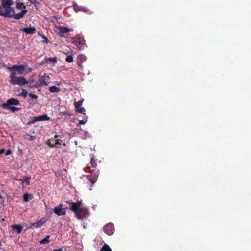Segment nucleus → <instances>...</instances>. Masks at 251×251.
<instances>
[{
	"instance_id": "obj_1",
	"label": "nucleus",
	"mask_w": 251,
	"mask_h": 251,
	"mask_svg": "<svg viewBox=\"0 0 251 251\" xmlns=\"http://www.w3.org/2000/svg\"><path fill=\"white\" fill-rule=\"evenodd\" d=\"M6 69L11 72L9 75L10 78L9 82L12 85L22 86L27 83V81L23 76H16V74L21 75L25 72V66L20 65H13L12 67L6 66Z\"/></svg>"
},
{
	"instance_id": "obj_2",
	"label": "nucleus",
	"mask_w": 251,
	"mask_h": 251,
	"mask_svg": "<svg viewBox=\"0 0 251 251\" xmlns=\"http://www.w3.org/2000/svg\"><path fill=\"white\" fill-rule=\"evenodd\" d=\"M97 167V160L94 156H92L90 163L87 164L85 169V172L91 173V175L86 176V177L91 183V187H92L93 185L96 182L99 175V170Z\"/></svg>"
},
{
	"instance_id": "obj_3",
	"label": "nucleus",
	"mask_w": 251,
	"mask_h": 251,
	"mask_svg": "<svg viewBox=\"0 0 251 251\" xmlns=\"http://www.w3.org/2000/svg\"><path fill=\"white\" fill-rule=\"evenodd\" d=\"M12 4V0H2L1 6L3 7L6 11H8L10 15L12 16L14 13V11L11 6Z\"/></svg>"
},
{
	"instance_id": "obj_4",
	"label": "nucleus",
	"mask_w": 251,
	"mask_h": 251,
	"mask_svg": "<svg viewBox=\"0 0 251 251\" xmlns=\"http://www.w3.org/2000/svg\"><path fill=\"white\" fill-rule=\"evenodd\" d=\"M72 40L73 44L77 47L79 49H81L85 44V40L80 35H76L72 38Z\"/></svg>"
},
{
	"instance_id": "obj_5",
	"label": "nucleus",
	"mask_w": 251,
	"mask_h": 251,
	"mask_svg": "<svg viewBox=\"0 0 251 251\" xmlns=\"http://www.w3.org/2000/svg\"><path fill=\"white\" fill-rule=\"evenodd\" d=\"M60 140L58 138L57 135H55L54 138H52L49 139L47 141V144L50 148H59V146L61 145L60 143Z\"/></svg>"
},
{
	"instance_id": "obj_6",
	"label": "nucleus",
	"mask_w": 251,
	"mask_h": 251,
	"mask_svg": "<svg viewBox=\"0 0 251 251\" xmlns=\"http://www.w3.org/2000/svg\"><path fill=\"white\" fill-rule=\"evenodd\" d=\"M75 215L78 219H83L88 216L89 212L87 209L80 208Z\"/></svg>"
},
{
	"instance_id": "obj_7",
	"label": "nucleus",
	"mask_w": 251,
	"mask_h": 251,
	"mask_svg": "<svg viewBox=\"0 0 251 251\" xmlns=\"http://www.w3.org/2000/svg\"><path fill=\"white\" fill-rule=\"evenodd\" d=\"M20 103L19 101L16 99L11 98L8 99L6 103L1 104V107L3 108H7L10 107L11 105H18Z\"/></svg>"
},
{
	"instance_id": "obj_8",
	"label": "nucleus",
	"mask_w": 251,
	"mask_h": 251,
	"mask_svg": "<svg viewBox=\"0 0 251 251\" xmlns=\"http://www.w3.org/2000/svg\"><path fill=\"white\" fill-rule=\"evenodd\" d=\"M63 204H60L53 209L54 213L58 216H64L66 214L65 211L62 209ZM52 210V209H51Z\"/></svg>"
},
{
	"instance_id": "obj_9",
	"label": "nucleus",
	"mask_w": 251,
	"mask_h": 251,
	"mask_svg": "<svg viewBox=\"0 0 251 251\" xmlns=\"http://www.w3.org/2000/svg\"><path fill=\"white\" fill-rule=\"evenodd\" d=\"M114 225L112 223H109L103 227V231L109 235H111L114 233Z\"/></svg>"
},
{
	"instance_id": "obj_10",
	"label": "nucleus",
	"mask_w": 251,
	"mask_h": 251,
	"mask_svg": "<svg viewBox=\"0 0 251 251\" xmlns=\"http://www.w3.org/2000/svg\"><path fill=\"white\" fill-rule=\"evenodd\" d=\"M59 33L58 35L60 37H62L64 36V34L69 32L73 31V29L69 28L66 26H61L58 27Z\"/></svg>"
},
{
	"instance_id": "obj_11",
	"label": "nucleus",
	"mask_w": 251,
	"mask_h": 251,
	"mask_svg": "<svg viewBox=\"0 0 251 251\" xmlns=\"http://www.w3.org/2000/svg\"><path fill=\"white\" fill-rule=\"evenodd\" d=\"M50 79V77L45 75L42 76H40L39 78V81L40 82V84L42 86H46L48 85L49 83V81Z\"/></svg>"
},
{
	"instance_id": "obj_12",
	"label": "nucleus",
	"mask_w": 251,
	"mask_h": 251,
	"mask_svg": "<svg viewBox=\"0 0 251 251\" xmlns=\"http://www.w3.org/2000/svg\"><path fill=\"white\" fill-rule=\"evenodd\" d=\"M87 60L86 57L83 54L79 55L77 58V65L81 68H83L82 63Z\"/></svg>"
},
{
	"instance_id": "obj_13",
	"label": "nucleus",
	"mask_w": 251,
	"mask_h": 251,
	"mask_svg": "<svg viewBox=\"0 0 251 251\" xmlns=\"http://www.w3.org/2000/svg\"><path fill=\"white\" fill-rule=\"evenodd\" d=\"M49 120V118L46 114L40 116L34 117L32 119L31 123H33L37 121H42Z\"/></svg>"
},
{
	"instance_id": "obj_14",
	"label": "nucleus",
	"mask_w": 251,
	"mask_h": 251,
	"mask_svg": "<svg viewBox=\"0 0 251 251\" xmlns=\"http://www.w3.org/2000/svg\"><path fill=\"white\" fill-rule=\"evenodd\" d=\"M21 30L27 34H33L36 32V29L34 27L23 28Z\"/></svg>"
},
{
	"instance_id": "obj_15",
	"label": "nucleus",
	"mask_w": 251,
	"mask_h": 251,
	"mask_svg": "<svg viewBox=\"0 0 251 251\" xmlns=\"http://www.w3.org/2000/svg\"><path fill=\"white\" fill-rule=\"evenodd\" d=\"M68 203L70 205V209L72 211H73L75 214L76 213L79 209L80 207L78 206V205L76 204V203H75L74 202L70 201V202H68Z\"/></svg>"
},
{
	"instance_id": "obj_16",
	"label": "nucleus",
	"mask_w": 251,
	"mask_h": 251,
	"mask_svg": "<svg viewBox=\"0 0 251 251\" xmlns=\"http://www.w3.org/2000/svg\"><path fill=\"white\" fill-rule=\"evenodd\" d=\"M27 11L25 9H23L22 10V11L18 14H14L15 13L13 14V15L11 16V17L14 18V19L16 20H19L22 17H24V16L27 13Z\"/></svg>"
},
{
	"instance_id": "obj_17",
	"label": "nucleus",
	"mask_w": 251,
	"mask_h": 251,
	"mask_svg": "<svg viewBox=\"0 0 251 251\" xmlns=\"http://www.w3.org/2000/svg\"><path fill=\"white\" fill-rule=\"evenodd\" d=\"M46 221L44 220V219H42L39 221L37 222L33 223L31 224V226L35 227V228H38L41 227L42 225L44 224Z\"/></svg>"
},
{
	"instance_id": "obj_18",
	"label": "nucleus",
	"mask_w": 251,
	"mask_h": 251,
	"mask_svg": "<svg viewBox=\"0 0 251 251\" xmlns=\"http://www.w3.org/2000/svg\"><path fill=\"white\" fill-rule=\"evenodd\" d=\"M0 16L5 17L11 18L12 15H10L8 11H6L2 6H0Z\"/></svg>"
},
{
	"instance_id": "obj_19",
	"label": "nucleus",
	"mask_w": 251,
	"mask_h": 251,
	"mask_svg": "<svg viewBox=\"0 0 251 251\" xmlns=\"http://www.w3.org/2000/svg\"><path fill=\"white\" fill-rule=\"evenodd\" d=\"M12 227L13 229L16 230L18 233H20L22 231V227L19 225H14Z\"/></svg>"
},
{
	"instance_id": "obj_20",
	"label": "nucleus",
	"mask_w": 251,
	"mask_h": 251,
	"mask_svg": "<svg viewBox=\"0 0 251 251\" xmlns=\"http://www.w3.org/2000/svg\"><path fill=\"white\" fill-rule=\"evenodd\" d=\"M49 90L51 93L58 92L60 91V89L56 86H53L49 88Z\"/></svg>"
},
{
	"instance_id": "obj_21",
	"label": "nucleus",
	"mask_w": 251,
	"mask_h": 251,
	"mask_svg": "<svg viewBox=\"0 0 251 251\" xmlns=\"http://www.w3.org/2000/svg\"><path fill=\"white\" fill-rule=\"evenodd\" d=\"M45 60L47 62H52L55 63L57 62V58L56 57H46Z\"/></svg>"
},
{
	"instance_id": "obj_22",
	"label": "nucleus",
	"mask_w": 251,
	"mask_h": 251,
	"mask_svg": "<svg viewBox=\"0 0 251 251\" xmlns=\"http://www.w3.org/2000/svg\"><path fill=\"white\" fill-rule=\"evenodd\" d=\"M83 101V100H80L78 101H75L74 102V106H75V108L76 109L77 108L80 107L82 104Z\"/></svg>"
},
{
	"instance_id": "obj_23",
	"label": "nucleus",
	"mask_w": 251,
	"mask_h": 251,
	"mask_svg": "<svg viewBox=\"0 0 251 251\" xmlns=\"http://www.w3.org/2000/svg\"><path fill=\"white\" fill-rule=\"evenodd\" d=\"M50 237V236L49 235H47L44 239L41 240L40 241V243L41 244H45L48 243L49 242Z\"/></svg>"
},
{
	"instance_id": "obj_24",
	"label": "nucleus",
	"mask_w": 251,
	"mask_h": 251,
	"mask_svg": "<svg viewBox=\"0 0 251 251\" xmlns=\"http://www.w3.org/2000/svg\"><path fill=\"white\" fill-rule=\"evenodd\" d=\"M100 251H111V249L108 245L104 244L101 248Z\"/></svg>"
},
{
	"instance_id": "obj_25",
	"label": "nucleus",
	"mask_w": 251,
	"mask_h": 251,
	"mask_svg": "<svg viewBox=\"0 0 251 251\" xmlns=\"http://www.w3.org/2000/svg\"><path fill=\"white\" fill-rule=\"evenodd\" d=\"M85 111H86V110L84 107H80L79 108H77L75 109L76 112H78V113H81L84 115L85 114Z\"/></svg>"
},
{
	"instance_id": "obj_26",
	"label": "nucleus",
	"mask_w": 251,
	"mask_h": 251,
	"mask_svg": "<svg viewBox=\"0 0 251 251\" xmlns=\"http://www.w3.org/2000/svg\"><path fill=\"white\" fill-rule=\"evenodd\" d=\"M16 7L18 9L25 8V6L22 2H17L16 4Z\"/></svg>"
},
{
	"instance_id": "obj_27",
	"label": "nucleus",
	"mask_w": 251,
	"mask_h": 251,
	"mask_svg": "<svg viewBox=\"0 0 251 251\" xmlns=\"http://www.w3.org/2000/svg\"><path fill=\"white\" fill-rule=\"evenodd\" d=\"M73 59H74L73 56L72 55H69L67 56V57L65 58V61L67 62L71 63L73 61Z\"/></svg>"
},
{
	"instance_id": "obj_28",
	"label": "nucleus",
	"mask_w": 251,
	"mask_h": 251,
	"mask_svg": "<svg viewBox=\"0 0 251 251\" xmlns=\"http://www.w3.org/2000/svg\"><path fill=\"white\" fill-rule=\"evenodd\" d=\"M4 109L9 110H11L12 112H15V111H19L20 110V108L10 106L7 108H4Z\"/></svg>"
},
{
	"instance_id": "obj_29",
	"label": "nucleus",
	"mask_w": 251,
	"mask_h": 251,
	"mask_svg": "<svg viewBox=\"0 0 251 251\" xmlns=\"http://www.w3.org/2000/svg\"><path fill=\"white\" fill-rule=\"evenodd\" d=\"M31 195L29 194H25L23 196V200L25 201H27L29 199H31V198H29Z\"/></svg>"
},
{
	"instance_id": "obj_30",
	"label": "nucleus",
	"mask_w": 251,
	"mask_h": 251,
	"mask_svg": "<svg viewBox=\"0 0 251 251\" xmlns=\"http://www.w3.org/2000/svg\"><path fill=\"white\" fill-rule=\"evenodd\" d=\"M31 3H33L36 7V8H37V7L39 6V3L37 2L36 0H28Z\"/></svg>"
},
{
	"instance_id": "obj_31",
	"label": "nucleus",
	"mask_w": 251,
	"mask_h": 251,
	"mask_svg": "<svg viewBox=\"0 0 251 251\" xmlns=\"http://www.w3.org/2000/svg\"><path fill=\"white\" fill-rule=\"evenodd\" d=\"M27 94V92L26 90L25 89H22V92L20 94L21 96L24 97V98H25L26 95Z\"/></svg>"
},
{
	"instance_id": "obj_32",
	"label": "nucleus",
	"mask_w": 251,
	"mask_h": 251,
	"mask_svg": "<svg viewBox=\"0 0 251 251\" xmlns=\"http://www.w3.org/2000/svg\"><path fill=\"white\" fill-rule=\"evenodd\" d=\"M28 96L32 99H37L38 98V97L37 95L33 94V93H29L28 94Z\"/></svg>"
},
{
	"instance_id": "obj_33",
	"label": "nucleus",
	"mask_w": 251,
	"mask_h": 251,
	"mask_svg": "<svg viewBox=\"0 0 251 251\" xmlns=\"http://www.w3.org/2000/svg\"><path fill=\"white\" fill-rule=\"evenodd\" d=\"M42 38L44 39L43 42L45 43H48L49 41L48 39L44 35L41 36Z\"/></svg>"
},
{
	"instance_id": "obj_34",
	"label": "nucleus",
	"mask_w": 251,
	"mask_h": 251,
	"mask_svg": "<svg viewBox=\"0 0 251 251\" xmlns=\"http://www.w3.org/2000/svg\"><path fill=\"white\" fill-rule=\"evenodd\" d=\"M86 123V121L84 120H79V124L80 125H84Z\"/></svg>"
},
{
	"instance_id": "obj_35",
	"label": "nucleus",
	"mask_w": 251,
	"mask_h": 251,
	"mask_svg": "<svg viewBox=\"0 0 251 251\" xmlns=\"http://www.w3.org/2000/svg\"><path fill=\"white\" fill-rule=\"evenodd\" d=\"M24 181L27 184L29 183L30 179L29 178L26 177L24 179Z\"/></svg>"
},
{
	"instance_id": "obj_36",
	"label": "nucleus",
	"mask_w": 251,
	"mask_h": 251,
	"mask_svg": "<svg viewBox=\"0 0 251 251\" xmlns=\"http://www.w3.org/2000/svg\"><path fill=\"white\" fill-rule=\"evenodd\" d=\"M11 153V151L10 150H8L5 153V155H8Z\"/></svg>"
},
{
	"instance_id": "obj_37",
	"label": "nucleus",
	"mask_w": 251,
	"mask_h": 251,
	"mask_svg": "<svg viewBox=\"0 0 251 251\" xmlns=\"http://www.w3.org/2000/svg\"><path fill=\"white\" fill-rule=\"evenodd\" d=\"M76 204L78 205V206L80 207V206L82 204V202H81V201H78L77 202H76Z\"/></svg>"
},
{
	"instance_id": "obj_38",
	"label": "nucleus",
	"mask_w": 251,
	"mask_h": 251,
	"mask_svg": "<svg viewBox=\"0 0 251 251\" xmlns=\"http://www.w3.org/2000/svg\"><path fill=\"white\" fill-rule=\"evenodd\" d=\"M35 138V137L34 136H29V140L31 141L34 140Z\"/></svg>"
},
{
	"instance_id": "obj_39",
	"label": "nucleus",
	"mask_w": 251,
	"mask_h": 251,
	"mask_svg": "<svg viewBox=\"0 0 251 251\" xmlns=\"http://www.w3.org/2000/svg\"><path fill=\"white\" fill-rule=\"evenodd\" d=\"M4 151V149H1V150H0V154L3 153Z\"/></svg>"
},
{
	"instance_id": "obj_40",
	"label": "nucleus",
	"mask_w": 251,
	"mask_h": 251,
	"mask_svg": "<svg viewBox=\"0 0 251 251\" xmlns=\"http://www.w3.org/2000/svg\"><path fill=\"white\" fill-rule=\"evenodd\" d=\"M1 198V196L0 195V198Z\"/></svg>"
}]
</instances>
